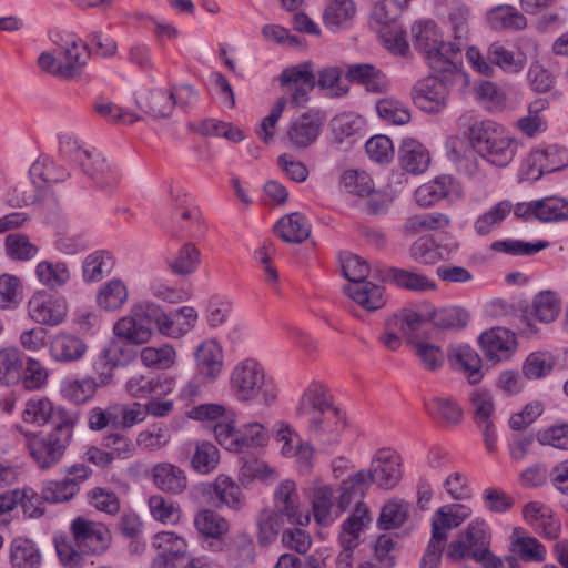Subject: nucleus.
I'll list each match as a JSON object with an SVG mask.
<instances>
[{"label":"nucleus","mask_w":568,"mask_h":568,"mask_svg":"<svg viewBox=\"0 0 568 568\" xmlns=\"http://www.w3.org/2000/svg\"><path fill=\"white\" fill-rule=\"evenodd\" d=\"M230 390L239 402H258L265 406L274 404L278 394L273 379L254 358H245L233 367Z\"/></svg>","instance_id":"1"},{"label":"nucleus","mask_w":568,"mask_h":568,"mask_svg":"<svg viewBox=\"0 0 568 568\" xmlns=\"http://www.w3.org/2000/svg\"><path fill=\"white\" fill-rule=\"evenodd\" d=\"M470 139L477 152L489 163L505 168L516 156L520 143L494 122L476 123Z\"/></svg>","instance_id":"2"},{"label":"nucleus","mask_w":568,"mask_h":568,"mask_svg":"<svg viewBox=\"0 0 568 568\" xmlns=\"http://www.w3.org/2000/svg\"><path fill=\"white\" fill-rule=\"evenodd\" d=\"M89 60V52L81 41L74 39L63 40L57 48V55L42 52L38 58V65L45 72L61 78L74 79L82 73Z\"/></svg>","instance_id":"3"},{"label":"nucleus","mask_w":568,"mask_h":568,"mask_svg":"<svg viewBox=\"0 0 568 568\" xmlns=\"http://www.w3.org/2000/svg\"><path fill=\"white\" fill-rule=\"evenodd\" d=\"M462 80L433 73L418 80L412 89V99L422 111L430 114L446 109L450 89Z\"/></svg>","instance_id":"4"},{"label":"nucleus","mask_w":568,"mask_h":568,"mask_svg":"<svg viewBox=\"0 0 568 568\" xmlns=\"http://www.w3.org/2000/svg\"><path fill=\"white\" fill-rule=\"evenodd\" d=\"M403 476L402 457L393 448L383 447L375 452L368 470H359V478H366L369 486L376 484L382 489H392Z\"/></svg>","instance_id":"5"},{"label":"nucleus","mask_w":568,"mask_h":568,"mask_svg":"<svg viewBox=\"0 0 568 568\" xmlns=\"http://www.w3.org/2000/svg\"><path fill=\"white\" fill-rule=\"evenodd\" d=\"M26 436L29 454L42 471L52 469L60 464L71 444L49 432L28 433Z\"/></svg>","instance_id":"6"},{"label":"nucleus","mask_w":568,"mask_h":568,"mask_svg":"<svg viewBox=\"0 0 568 568\" xmlns=\"http://www.w3.org/2000/svg\"><path fill=\"white\" fill-rule=\"evenodd\" d=\"M311 62H303L285 68L280 82L290 94V102L295 108H304L310 101V93L316 87V77Z\"/></svg>","instance_id":"7"},{"label":"nucleus","mask_w":568,"mask_h":568,"mask_svg":"<svg viewBox=\"0 0 568 568\" xmlns=\"http://www.w3.org/2000/svg\"><path fill=\"white\" fill-rule=\"evenodd\" d=\"M324 116L320 111L308 110L293 120L285 133L286 145L304 150L315 143L322 132Z\"/></svg>","instance_id":"8"},{"label":"nucleus","mask_w":568,"mask_h":568,"mask_svg":"<svg viewBox=\"0 0 568 568\" xmlns=\"http://www.w3.org/2000/svg\"><path fill=\"white\" fill-rule=\"evenodd\" d=\"M71 531L77 547L85 554H101L111 542V534L105 525L83 517L71 523Z\"/></svg>","instance_id":"9"},{"label":"nucleus","mask_w":568,"mask_h":568,"mask_svg":"<svg viewBox=\"0 0 568 568\" xmlns=\"http://www.w3.org/2000/svg\"><path fill=\"white\" fill-rule=\"evenodd\" d=\"M29 316L40 325L57 326L64 322L68 303L63 297L44 291L34 293L28 302Z\"/></svg>","instance_id":"10"},{"label":"nucleus","mask_w":568,"mask_h":568,"mask_svg":"<svg viewBox=\"0 0 568 568\" xmlns=\"http://www.w3.org/2000/svg\"><path fill=\"white\" fill-rule=\"evenodd\" d=\"M274 510L285 516L287 523L295 526H306L310 514L304 511L295 481L284 479L276 486L273 495Z\"/></svg>","instance_id":"11"},{"label":"nucleus","mask_w":568,"mask_h":568,"mask_svg":"<svg viewBox=\"0 0 568 568\" xmlns=\"http://www.w3.org/2000/svg\"><path fill=\"white\" fill-rule=\"evenodd\" d=\"M469 400L474 412L475 423L483 434L485 446L488 452H495L497 447V435L494 425L495 406L493 396L487 390L475 389Z\"/></svg>","instance_id":"12"},{"label":"nucleus","mask_w":568,"mask_h":568,"mask_svg":"<svg viewBox=\"0 0 568 568\" xmlns=\"http://www.w3.org/2000/svg\"><path fill=\"white\" fill-rule=\"evenodd\" d=\"M478 342L485 357L494 363L509 359L517 348L515 334L505 327L483 332Z\"/></svg>","instance_id":"13"},{"label":"nucleus","mask_w":568,"mask_h":568,"mask_svg":"<svg viewBox=\"0 0 568 568\" xmlns=\"http://www.w3.org/2000/svg\"><path fill=\"white\" fill-rule=\"evenodd\" d=\"M566 149L557 145H541L530 151L527 158L528 174L538 179L542 174L552 173L567 165Z\"/></svg>","instance_id":"14"},{"label":"nucleus","mask_w":568,"mask_h":568,"mask_svg":"<svg viewBox=\"0 0 568 568\" xmlns=\"http://www.w3.org/2000/svg\"><path fill=\"white\" fill-rule=\"evenodd\" d=\"M307 423L308 432L323 444L336 443L346 425L344 413L337 407L311 416Z\"/></svg>","instance_id":"15"},{"label":"nucleus","mask_w":568,"mask_h":568,"mask_svg":"<svg viewBox=\"0 0 568 568\" xmlns=\"http://www.w3.org/2000/svg\"><path fill=\"white\" fill-rule=\"evenodd\" d=\"M82 171L93 182L95 187L104 192L115 190L122 180V172L119 165L98 152L93 154L87 163V168H83Z\"/></svg>","instance_id":"16"},{"label":"nucleus","mask_w":568,"mask_h":568,"mask_svg":"<svg viewBox=\"0 0 568 568\" xmlns=\"http://www.w3.org/2000/svg\"><path fill=\"white\" fill-rule=\"evenodd\" d=\"M464 49V47L457 45L453 40L448 42L444 41L430 52V54H435V58L439 60L438 62L440 64L436 68L432 63L427 64L433 73L448 77L449 79L465 80L466 74L462 70V52Z\"/></svg>","instance_id":"17"},{"label":"nucleus","mask_w":568,"mask_h":568,"mask_svg":"<svg viewBox=\"0 0 568 568\" xmlns=\"http://www.w3.org/2000/svg\"><path fill=\"white\" fill-rule=\"evenodd\" d=\"M413 45L425 58L427 63H432L435 68L440 63L430 54L437 45H440L443 36L437 24L432 20L418 21L412 26Z\"/></svg>","instance_id":"18"},{"label":"nucleus","mask_w":568,"mask_h":568,"mask_svg":"<svg viewBox=\"0 0 568 568\" xmlns=\"http://www.w3.org/2000/svg\"><path fill=\"white\" fill-rule=\"evenodd\" d=\"M88 352L87 343L70 333H59L52 337L49 344V353L53 361L69 364L81 361Z\"/></svg>","instance_id":"19"},{"label":"nucleus","mask_w":568,"mask_h":568,"mask_svg":"<svg viewBox=\"0 0 568 568\" xmlns=\"http://www.w3.org/2000/svg\"><path fill=\"white\" fill-rule=\"evenodd\" d=\"M112 377V373H106L99 376L100 382L92 376L70 379L62 384L61 394L68 402L75 405H83L95 396L100 385L109 384Z\"/></svg>","instance_id":"20"},{"label":"nucleus","mask_w":568,"mask_h":568,"mask_svg":"<svg viewBox=\"0 0 568 568\" xmlns=\"http://www.w3.org/2000/svg\"><path fill=\"white\" fill-rule=\"evenodd\" d=\"M447 358L455 369L467 374L470 384H477L483 378V362L478 353L467 344H452L447 351Z\"/></svg>","instance_id":"21"},{"label":"nucleus","mask_w":568,"mask_h":568,"mask_svg":"<svg viewBox=\"0 0 568 568\" xmlns=\"http://www.w3.org/2000/svg\"><path fill=\"white\" fill-rule=\"evenodd\" d=\"M196 371L209 382L215 381L223 367V351L213 339L204 341L195 352Z\"/></svg>","instance_id":"22"},{"label":"nucleus","mask_w":568,"mask_h":568,"mask_svg":"<svg viewBox=\"0 0 568 568\" xmlns=\"http://www.w3.org/2000/svg\"><path fill=\"white\" fill-rule=\"evenodd\" d=\"M398 159L402 169L414 175L424 173L430 164L428 150L413 138H406L402 141Z\"/></svg>","instance_id":"23"},{"label":"nucleus","mask_w":568,"mask_h":568,"mask_svg":"<svg viewBox=\"0 0 568 568\" xmlns=\"http://www.w3.org/2000/svg\"><path fill=\"white\" fill-rule=\"evenodd\" d=\"M335 407L326 387L317 382L311 383L304 390L296 407V415L301 418H310Z\"/></svg>","instance_id":"24"},{"label":"nucleus","mask_w":568,"mask_h":568,"mask_svg":"<svg viewBox=\"0 0 568 568\" xmlns=\"http://www.w3.org/2000/svg\"><path fill=\"white\" fill-rule=\"evenodd\" d=\"M153 483L160 490L180 495L187 487L185 471L171 463H159L152 468Z\"/></svg>","instance_id":"25"},{"label":"nucleus","mask_w":568,"mask_h":568,"mask_svg":"<svg viewBox=\"0 0 568 568\" xmlns=\"http://www.w3.org/2000/svg\"><path fill=\"white\" fill-rule=\"evenodd\" d=\"M209 493L212 491L215 506H226L233 510H241L245 506V497L241 487L229 476L221 474L209 486Z\"/></svg>","instance_id":"26"},{"label":"nucleus","mask_w":568,"mask_h":568,"mask_svg":"<svg viewBox=\"0 0 568 568\" xmlns=\"http://www.w3.org/2000/svg\"><path fill=\"white\" fill-rule=\"evenodd\" d=\"M487 59L493 67L500 68L506 73H519L527 64V57L520 50H511L506 44L495 41L487 48Z\"/></svg>","instance_id":"27"},{"label":"nucleus","mask_w":568,"mask_h":568,"mask_svg":"<svg viewBox=\"0 0 568 568\" xmlns=\"http://www.w3.org/2000/svg\"><path fill=\"white\" fill-rule=\"evenodd\" d=\"M343 291L355 303L369 312L382 308L386 303L384 287L369 281L347 284Z\"/></svg>","instance_id":"28"},{"label":"nucleus","mask_w":568,"mask_h":568,"mask_svg":"<svg viewBox=\"0 0 568 568\" xmlns=\"http://www.w3.org/2000/svg\"><path fill=\"white\" fill-rule=\"evenodd\" d=\"M125 390L131 397L146 398L152 395H165L172 390L170 379L160 376L136 374L125 383Z\"/></svg>","instance_id":"29"},{"label":"nucleus","mask_w":568,"mask_h":568,"mask_svg":"<svg viewBox=\"0 0 568 568\" xmlns=\"http://www.w3.org/2000/svg\"><path fill=\"white\" fill-rule=\"evenodd\" d=\"M383 278L400 288L414 292H427L436 288V283L430 277L413 270L388 267Z\"/></svg>","instance_id":"30"},{"label":"nucleus","mask_w":568,"mask_h":568,"mask_svg":"<svg viewBox=\"0 0 568 568\" xmlns=\"http://www.w3.org/2000/svg\"><path fill=\"white\" fill-rule=\"evenodd\" d=\"M9 560L12 568H40L42 555L36 542L17 537L10 542Z\"/></svg>","instance_id":"31"},{"label":"nucleus","mask_w":568,"mask_h":568,"mask_svg":"<svg viewBox=\"0 0 568 568\" xmlns=\"http://www.w3.org/2000/svg\"><path fill=\"white\" fill-rule=\"evenodd\" d=\"M113 334L116 338L138 346L148 343L153 335V331L142 325L130 308L129 314L118 320L113 325Z\"/></svg>","instance_id":"32"},{"label":"nucleus","mask_w":568,"mask_h":568,"mask_svg":"<svg viewBox=\"0 0 568 568\" xmlns=\"http://www.w3.org/2000/svg\"><path fill=\"white\" fill-rule=\"evenodd\" d=\"M275 233L285 242L302 243L311 234V225L300 212L284 215L274 226Z\"/></svg>","instance_id":"33"},{"label":"nucleus","mask_w":568,"mask_h":568,"mask_svg":"<svg viewBox=\"0 0 568 568\" xmlns=\"http://www.w3.org/2000/svg\"><path fill=\"white\" fill-rule=\"evenodd\" d=\"M310 498L312 503L314 519L316 524H318L320 526H329L335 520V518L341 514L338 511L336 516L333 515L334 490L331 486H315L311 491Z\"/></svg>","instance_id":"34"},{"label":"nucleus","mask_w":568,"mask_h":568,"mask_svg":"<svg viewBox=\"0 0 568 568\" xmlns=\"http://www.w3.org/2000/svg\"><path fill=\"white\" fill-rule=\"evenodd\" d=\"M430 417L443 426H456L463 420V409L459 404L450 397L437 396L426 404Z\"/></svg>","instance_id":"35"},{"label":"nucleus","mask_w":568,"mask_h":568,"mask_svg":"<svg viewBox=\"0 0 568 568\" xmlns=\"http://www.w3.org/2000/svg\"><path fill=\"white\" fill-rule=\"evenodd\" d=\"M202 262V253L192 242H185L168 261L169 270L179 276H190L197 271Z\"/></svg>","instance_id":"36"},{"label":"nucleus","mask_w":568,"mask_h":568,"mask_svg":"<svg viewBox=\"0 0 568 568\" xmlns=\"http://www.w3.org/2000/svg\"><path fill=\"white\" fill-rule=\"evenodd\" d=\"M128 300V286L120 278L105 282L97 293V304L104 311H119L126 304Z\"/></svg>","instance_id":"37"},{"label":"nucleus","mask_w":568,"mask_h":568,"mask_svg":"<svg viewBox=\"0 0 568 568\" xmlns=\"http://www.w3.org/2000/svg\"><path fill=\"white\" fill-rule=\"evenodd\" d=\"M197 312L191 306H183L168 314L161 334L172 338H179L187 334L197 321Z\"/></svg>","instance_id":"38"},{"label":"nucleus","mask_w":568,"mask_h":568,"mask_svg":"<svg viewBox=\"0 0 568 568\" xmlns=\"http://www.w3.org/2000/svg\"><path fill=\"white\" fill-rule=\"evenodd\" d=\"M194 527L205 539L220 540L230 530L229 521L211 509H202L194 517Z\"/></svg>","instance_id":"39"},{"label":"nucleus","mask_w":568,"mask_h":568,"mask_svg":"<svg viewBox=\"0 0 568 568\" xmlns=\"http://www.w3.org/2000/svg\"><path fill=\"white\" fill-rule=\"evenodd\" d=\"M115 265L114 256L108 251L89 254L82 264V276L87 283H95L109 275Z\"/></svg>","instance_id":"40"},{"label":"nucleus","mask_w":568,"mask_h":568,"mask_svg":"<svg viewBox=\"0 0 568 568\" xmlns=\"http://www.w3.org/2000/svg\"><path fill=\"white\" fill-rule=\"evenodd\" d=\"M454 185L453 178L442 175L429 181L415 191V200L419 206L428 207L446 197Z\"/></svg>","instance_id":"41"},{"label":"nucleus","mask_w":568,"mask_h":568,"mask_svg":"<svg viewBox=\"0 0 568 568\" xmlns=\"http://www.w3.org/2000/svg\"><path fill=\"white\" fill-rule=\"evenodd\" d=\"M513 550L524 561L542 562L546 559L545 546L535 537L524 535L523 528L513 531Z\"/></svg>","instance_id":"42"},{"label":"nucleus","mask_w":568,"mask_h":568,"mask_svg":"<svg viewBox=\"0 0 568 568\" xmlns=\"http://www.w3.org/2000/svg\"><path fill=\"white\" fill-rule=\"evenodd\" d=\"M471 515V509L462 504L440 507L433 516L432 529L439 528V535L447 537V531L458 527Z\"/></svg>","instance_id":"43"},{"label":"nucleus","mask_w":568,"mask_h":568,"mask_svg":"<svg viewBox=\"0 0 568 568\" xmlns=\"http://www.w3.org/2000/svg\"><path fill=\"white\" fill-rule=\"evenodd\" d=\"M490 27L495 30H523L527 27V19L511 6H497L487 16Z\"/></svg>","instance_id":"44"},{"label":"nucleus","mask_w":568,"mask_h":568,"mask_svg":"<svg viewBox=\"0 0 568 568\" xmlns=\"http://www.w3.org/2000/svg\"><path fill=\"white\" fill-rule=\"evenodd\" d=\"M546 99H537L528 106V114L516 121V128L529 138L546 131L547 122L541 112L548 108Z\"/></svg>","instance_id":"45"},{"label":"nucleus","mask_w":568,"mask_h":568,"mask_svg":"<svg viewBox=\"0 0 568 568\" xmlns=\"http://www.w3.org/2000/svg\"><path fill=\"white\" fill-rule=\"evenodd\" d=\"M34 272L38 281L49 288L61 287L70 280V271L64 262L41 261Z\"/></svg>","instance_id":"46"},{"label":"nucleus","mask_w":568,"mask_h":568,"mask_svg":"<svg viewBox=\"0 0 568 568\" xmlns=\"http://www.w3.org/2000/svg\"><path fill=\"white\" fill-rule=\"evenodd\" d=\"M449 224V217L439 212L412 215L406 219L403 229L407 235H416L425 231H437Z\"/></svg>","instance_id":"47"},{"label":"nucleus","mask_w":568,"mask_h":568,"mask_svg":"<svg viewBox=\"0 0 568 568\" xmlns=\"http://www.w3.org/2000/svg\"><path fill=\"white\" fill-rule=\"evenodd\" d=\"M356 13V6L352 0H332L323 14L324 24L332 31H337Z\"/></svg>","instance_id":"48"},{"label":"nucleus","mask_w":568,"mask_h":568,"mask_svg":"<svg viewBox=\"0 0 568 568\" xmlns=\"http://www.w3.org/2000/svg\"><path fill=\"white\" fill-rule=\"evenodd\" d=\"M80 491L75 480H70L67 477L54 480H45L42 485V498L51 504L67 503L73 499Z\"/></svg>","instance_id":"49"},{"label":"nucleus","mask_w":568,"mask_h":568,"mask_svg":"<svg viewBox=\"0 0 568 568\" xmlns=\"http://www.w3.org/2000/svg\"><path fill=\"white\" fill-rule=\"evenodd\" d=\"M513 210V204L509 201H500L493 205L487 212L479 215L475 223L474 229L478 235H487L493 230L500 226L503 221L509 215Z\"/></svg>","instance_id":"50"},{"label":"nucleus","mask_w":568,"mask_h":568,"mask_svg":"<svg viewBox=\"0 0 568 568\" xmlns=\"http://www.w3.org/2000/svg\"><path fill=\"white\" fill-rule=\"evenodd\" d=\"M23 362L16 348L0 349V383L7 386L17 384L22 377Z\"/></svg>","instance_id":"51"},{"label":"nucleus","mask_w":568,"mask_h":568,"mask_svg":"<svg viewBox=\"0 0 568 568\" xmlns=\"http://www.w3.org/2000/svg\"><path fill=\"white\" fill-rule=\"evenodd\" d=\"M535 219L541 222H557L568 219V201L558 196L536 200Z\"/></svg>","instance_id":"52"},{"label":"nucleus","mask_w":568,"mask_h":568,"mask_svg":"<svg viewBox=\"0 0 568 568\" xmlns=\"http://www.w3.org/2000/svg\"><path fill=\"white\" fill-rule=\"evenodd\" d=\"M444 247L433 236H420L409 247V256L419 264L433 265L443 260Z\"/></svg>","instance_id":"53"},{"label":"nucleus","mask_w":568,"mask_h":568,"mask_svg":"<svg viewBox=\"0 0 568 568\" xmlns=\"http://www.w3.org/2000/svg\"><path fill=\"white\" fill-rule=\"evenodd\" d=\"M220 453L216 446L210 442H197L191 458L192 468L199 474L212 473L219 465Z\"/></svg>","instance_id":"54"},{"label":"nucleus","mask_w":568,"mask_h":568,"mask_svg":"<svg viewBox=\"0 0 568 568\" xmlns=\"http://www.w3.org/2000/svg\"><path fill=\"white\" fill-rule=\"evenodd\" d=\"M6 254L13 261H29L37 256L39 247L26 234L10 233L4 240Z\"/></svg>","instance_id":"55"},{"label":"nucleus","mask_w":568,"mask_h":568,"mask_svg":"<svg viewBox=\"0 0 568 568\" xmlns=\"http://www.w3.org/2000/svg\"><path fill=\"white\" fill-rule=\"evenodd\" d=\"M285 523V516L274 509H264L257 517L258 541L270 545L277 538Z\"/></svg>","instance_id":"56"},{"label":"nucleus","mask_w":568,"mask_h":568,"mask_svg":"<svg viewBox=\"0 0 568 568\" xmlns=\"http://www.w3.org/2000/svg\"><path fill=\"white\" fill-rule=\"evenodd\" d=\"M144 366L156 369H168L175 363L176 352L170 344L146 346L140 353Z\"/></svg>","instance_id":"57"},{"label":"nucleus","mask_w":568,"mask_h":568,"mask_svg":"<svg viewBox=\"0 0 568 568\" xmlns=\"http://www.w3.org/2000/svg\"><path fill=\"white\" fill-rule=\"evenodd\" d=\"M134 316L142 325L153 331V327L161 334L162 325L166 321V312L156 303L140 301L131 306Z\"/></svg>","instance_id":"58"},{"label":"nucleus","mask_w":568,"mask_h":568,"mask_svg":"<svg viewBox=\"0 0 568 568\" xmlns=\"http://www.w3.org/2000/svg\"><path fill=\"white\" fill-rule=\"evenodd\" d=\"M531 308L536 320L542 323H550L557 318L561 303L556 293L545 291L535 296Z\"/></svg>","instance_id":"59"},{"label":"nucleus","mask_w":568,"mask_h":568,"mask_svg":"<svg viewBox=\"0 0 568 568\" xmlns=\"http://www.w3.org/2000/svg\"><path fill=\"white\" fill-rule=\"evenodd\" d=\"M102 357L110 367L129 365L136 357L134 345L122 339H112L103 349Z\"/></svg>","instance_id":"60"},{"label":"nucleus","mask_w":568,"mask_h":568,"mask_svg":"<svg viewBox=\"0 0 568 568\" xmlns=\"http://www.w3.org/2000/svg\"><path fill=\"white\" fill-rule=\"evenodd\" d=\"M22 301V281L19 276L3 273L0 275V308L14 310Z\"/></svg>","instance_id":"61"},{"label":"nucleus","mask_w":568,"mask_h":568,"mask_svg":"<svg viewBox=\"0 0 568 568\" xmlns=\"http://www.w3.org/2000/svg\"><path fill=\"white\" fill-rule=\"evenodd\" d=\"M54 414V405L47 397L30 398L24 404L21 417L28 424L45 425Z\"/></svg>","instance_id":"62"},{"label":"nucleus","mask_w":568,"mask_h":568,"mask_svg":"<svg viewBox=\"0 0 568 568\" xmlns=\"http://www.w3.org/2000/svg\"><path fill=\"white\" fill-rule=\"evenodd\" d=\"M376 111L384 121L395 125H404L412 118L408 108L393 98L379 99L376 102Z\"/></svg>","instance_id":"63"},{"label":"nucleus","mask_w":568,"mask_h":568,"mask_svg":"<svg viewBox=\"0 0 568 568\" xmlns=\"http://www.w3.org/2000/svg\"><path fill=\"white\" fill-rule=\"evenodd\" d=\"M402 7L396 0H378L372 11V27L387 29L397 23Z\"/></svg>","instance_id":"64"}]
</instances>
